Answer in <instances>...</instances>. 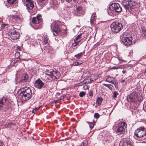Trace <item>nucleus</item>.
Wrapping results in <instances>:
<instances>
[{
    "label": "nucleus",
    "mask_w": 146,
    "mask_h": 146,
    "mask_svg": "<svg viewBox=\"0 0 146 146\" xmlns=\"http://www.w3.org/2000/svg\"><path fill=\"white\" fill-rule=\"evenodd\" d=\"M21 92L19 96V98L23 102L27 101L32 97V92L29 87H25L21 89Z\"/></svg>",
    "instance_id": "obj_1"
},
{
    "label": "nucleus",
    "mask_w": 146,
    "mask_h": 146,
    "mask_svg": "<svg viewBox=\"0 0 146 146\" xmlns=\"http://www.w3.org/2000/svg\"><path fill=\"white\" fill-rule=\"evenodd\" d=\"M45 74L48 75L53 80H55L59 78L60 76V74L58 71L56 70H46L45 71Z\"/></svg>",
    "instance_id": "obj_2"
},
{
    "label": "nucleus",
    "mask_w": 146,
    "mask_h": 146,
    "mask_svg": "<svg viewBox=\"0 0 146 146\" xmlns=\"http://www.w3.org/2000/svg\"><path fill=\"white\" fill-rule=\"evenodd\" d=\"M135 135L138 138H145L146 137V129L143 127H141L137 129L135 132Z\"/></svg>",
    "instance_id": "obj_3"
},
{
    "label": "nucleus",
    "mask_w": 146,
    "mask_h": 146,
    "mask_svg": "<svg viewBox=\"0 0 146 146\" xmlns=\"http://www.w3.org/2000/svg\"><path fill=\"white\" fill-rule=\"evenodd\" d=\"M133 1L129 0H124L123 1L122 4L126 9V11H128L131 12L134 7V5L133 4Z\"/></svg>",
    "instance_id": "obj_4"
},
{
    "label": "nucleus",
    "mask_w": 146,
    "mask_h": 146,
    "mask_svg": "<svg viewBox=\"0 0 146 146\" xmlns=\"http://www.w3.org/2000/svg\"><path fill=\"white\" fill-rule=\"evenodd\" d=\"M110 27L112 32L115 33L119 32L123 28L121 23L117 22H114L111 25Z\"/></svg>",
    "instance_id": "obj_5"
},
{
    "label": "nucleus",
    "mask_w": 146,
    "mask_h": 146,
    "mask_svg": "<svg viewBox=\"0 0 146 146\" xmlns=\"http://www.w3.org/2000/svg\"><path fill=\"white\" fill-rule=\"evenodd\" d=\"M109 8L110 11L114 10L117 13L120 12L122 10L121 7H120L119 5L117 3L112 4L110 5Z\"/></svg>",
    "instance_id": "obj_6"
},
{
    "label": "nucleus",
    "mask_w": 146,
    "mask_h": 146,
    "mask_svg": "<svg viewBox=\"0 0 146 146\" xmlns=\"http://www.w3.org/2000/svg\"><path fill=\"white\" fill-rule=\"evenodd\" d=\"M9 35L11 38L14 40L18 39L19 37V33L16 31L15 29H11L9 32Z\"/></svg>",
    "instance_id": "obj_7"
},
{
    "label": "nucleus",
    "mask_w": 146,
    "mask_h": 146,
    "mask_svg": "<svg viewBox=\"0 0 146 146\" xmlns=\"http://www.w3.org/2000/svg\"><path fill=\"white\" fill-rule=\"evenodd\" d=\"M106 81L108 82L114 84L115 86V87L116 88H118V83L117 82L116 80L114 78L111 77L110 76H109L106 79Z\"/></svg>",
    "instance_id": "obj_8"
},
{
    "label": "nucleus",
    "mask_w": 146,
    "mask_h": 146,
    "mask_svg": "<svg viewBox=\"0 0 146 146\" xmlns=\"http://www.w3.org/2000/svg\"><path fill=\"white\" fill-rule=\"evenodd\" d=\"M137 94L135 92H133L131 94H130L127 97L128 100L132 102H135L137 100Z\"/></svg>",
    "instance_id": "obj_9"
},
{
    "label": "nucleus",
    "mask_w": 146,
    "mask_h": 146,
    "mask_svg": "<svg viewBox=\"0 0 146 146\" xmlns=\"http://www.w3.org/2000/svg\"><path fill=\"white\" fill-rule=\"evenodd\" d=\"M132 38L131 37H123L122 38V41L125 46H129L132 43Z\"/></svg>",
    "instance_id": "obj_10"
},
{
    "label": "nucleus",
    "mask_w": 146,
    "mask_h": 146,
    "mask_svg": "<svg viewBox=\"0 0 146 146\" xmlns=\"http://www.w3.org/2000/svg\"><path fill=\"white\" fill-rule=\"evenodd\" d=\"M25 5L27 9L31 10L34 7V1L31 0H26Z\"/></svg>",
    "instance_id": "obj_11"
},
{
    "label": "nucleus",
    "mask_w": 146,
    "mask_h": 146,
    "mask_svg": "<svg viewBox=\"0 0 146 146\" xmlns=\"http://www.w3.org/2000/svg\"><path fill=\"white\" fill-rule=\"evenodd\" d=\"M127 125L125 122H122L121 123V125H120L117 129V133H122L124 131V127H126Z\"/></svg>",
    "instance_id": "obj_12"
},
{
    "label": "nucleus",
    "mask_w": 146,
    "mask_h": 146,
    "mask_svg": "<svg viewBox=\"0 0 146 146\" xmlns=\"http://www.w3.org/2000/svg\"><path fill=\"white\" fill-rule=\"evenodd\" d=\"M44 85V83L40 79L36 80L35 82V86L39 89L42 88Z\"/></svg>",
    "instance_id": "obj_13"
},
{
    "label": "nucleus",
    "mask_w": 146,
    "mask_h": 146,
    "mask_svg": "<svg viewBox=\"0 0 146 146\" xmlns=\"http://www.w3.org/2000/svg\"><path fill=\"white\" fill-rule=\"evenodd\" d=\"M29 81V77L28 75L25 74L22 75L21 80L19 81V83L22 84Z\"/></svg>",
    "instance_id": "obj_14"
},
{
    "label": "nucleus",
    "mask_w": 146,
    "mask_h": 146,
    "mask_svg": "<svg viewBox=\"0 0 146 146\" xmlns=\"http://www.w3.org/2000/svg\"><path fill=\"white\" fill-rule=\"evenodd\" d=\"M41 17L40 15L34 17L32 20V23L34 24H38L41 22Z\"/></svg>",
    "instance_id": "obj_15"
},
{
    "label": "nucleus",
    "mask_w": 146,
    "mask_h": 146,
    "mask_svg": "<svg viewBox=\"0 0 146 146\" xmlns=\"http://www.w3.org/2000/svg\"><path fill=\"white\" fill-rule=\"evenodd\" d=\"M53 31L56 34H58L61 32V29L59 27V25L58 23H54V24Z\"/></svg>",
    "instance_id": "obj_16"
},
{
    "label": "nucleus",
    "mask_w": 146,
    "mask_h": 146,
    "mask_svg": "<svg viewBox=\"0 0 146 146\" xmlns=\"http://www.w3.org/2000/svg\"><path fill=\"white\" fill-rule=\"evenodd\" d=\"M11 17L12 19L14 20L15 22L19 23L21 22V18L18 15H12Z\"/></svg>",
    "instance_id": "obj_17"
},
{
    "label": "nucleus",
    "mask_w": 146,
    "mask_h": 146,
    "mask_svg": "<svg viewBox=\"0 0 146 146\" xmlns=\"http://www.w3.org/2000/svg\"><path fill=\"white\" fill-rule=\"evenodd\" d=\"M75 11L78 14H81L83 12L82 7L80 5H78L76 7Z\"/></svg>",
    "instance_id": "obj_18"
},
{
    "label": "nucleus",
    "mask_w": 146,
    "mask_h": 146,
    "mask_svg": "<svg viewBox=\"0 0 146 146\" xmlns=\"http://www.w3.org/2000/svg\"><path fill=\"white\" fill-rule=\"evenodd\" d=\"M122 145L123 146H131L130 141L129 140H124Z\"/></svg>",
    "instance_id": "obj_19"
},
{
    "label": "nucleus",
    "mask_w": 146,
    "mask_h": 146,
    "mask_svg": "<svg viewBox=\"0 0 146 146\" xmlns=\"http://www.w3.org/2000/svg\"><path fill=\"white\" fill-rule=\"evenodd\" d=\"M103 101V99L101 97H98L97 99L96 103L98 105L100 106L101 105Z\"/></svg>",
    "instance_id": "obj_20"
},
{
    "label": "nucleus",
    "mask_w": 146,
    "mask_h": 146,
    "mask_svg": "<svg viewBox=\"0 0 146 146\" xmlns=\"http://www.w3.org/2000/svg\"><path fill=\"white\" fill-rule=\"evenodd\" d=\"M82 61H79V62L75 61L73 62L72 65L74 66H78L82 64Z\"/></svg>",
    "instance_id": "obj_21"
},
{
    "label": "nucleus",
    "mask_w": 146,
    "mask_h": 146,
    "mask_svg": "<svg viewBox=\"0 0 146 146\" xmlns=\"http://www.w3.org/2000/svg\"><path fill=\"white\" fill-rule=\"evenodd\" d=\"M83 52H81L79 53H78L77 54L74 55V57L76 58L77 59H79L82 56L83 54Z\"/></svg>",
    "instance_id": "obj_22"
},
{
    "label": "nucleus",
    "mask_w": 146,
    "mask_h": 146,
    "mask_svg": "<svg viewBox=\"0 0 146 146\" xmlns=\"http://www.w3.org/2000/svg\"><path fill=\"white\" fill-rule=\"evenodd\" d=\"M20 55L19 52H16L15 54V57L16 59L18 58L20 59Z\"/></svg>",
    "instance_id": "obj_23"
},
{
    "label": "nucleus",
    "mask_w": 146,
    "mask_h": 146,
    "mask_svg": "<svg viewBox=\"0 0 146 146\" xmlns=\"http://www.w3.org/2000/svg\"><path fill=\"white\" fill-rule=\"evenodd\" d=\"M82 33H80V34L78 35L74 39V41H76L80 39V37L82 35Z\"/></svg>",
    "instance_id": "obj_24"
},
{
    "label": "nucleus",
    "mask_w": 146,
    "mask_h": 146,
    "mask_svg": "<svg viewBox=\"0 0 146 146\" xmlns=\"http://www.w3.org/2000/svg\"><path fill=\"white\" fill-rule=\"evenodd\" d=\"M43 46L44 49H46L47 48H48L49 46V44L48 43H43Z\"/></svg>",
    "instance_id": "obj_25"
},
{
    "label": "nucleus",
    "mask_w": 146,
    "mask_h": 146,
    "mask_svg": "<svg viewBox=\"0 0 146 146\" xmlns=\"http://www.w3.org/2000/svg\"><path fill=\"white\" fill-rule=\"evenodd\" d=\"M87 123H88L89 126L91 129L94 126V124L92 122H88Z\"/></svg>",
    "instance_id": "obj_26"
},
{
    "label": "nucleus",
    "mask_w": 146,
    "mask_h": 146,
    "mask_svg": "<svg viewBox=\"0 0 146 146\" xmlns=\"http://www.w3.org/2000/svg\"><path fill=\"white\" fill-rule=\"evenodd\" d=\"M119 95V93L116 91H115L113 93V98H117V95Z\"/></svg>",
    "instance_id": "obj_27"
},
{
    "label": "nucleus",
    "mask_w": 146,
    "mask_h": 146,
    "mask_svg": "<svg viewBox=\"0 0 146 146\" xmlns=\"http://www.w3.org/2000/svg\"><path fill=\"white\" fill-rule=\"evenodd\" d=\"M43 43H48V38L46 36L44 37Z\"/></svg>",
    "instance_id": "obj_28"
},
{
    "label": "nucleus",
    "mask_w": 146,
    "mask_h": 146,
    "mask_svg": "<svg viewBox=\"0 0 146 146\" xmlns=\"http://www.w3.org/2000/svg\"><path fill=\"white\" fill-rule=\"evenodd\" d=\"M108 88L111 90H113L114 88V87L113 86L111 85V84H108Z\"/></svg>",
    "instance_id": "obj_29"
},
{
    "label": "nucleus",
    "mask_w": 146,
    "mask_h": 146,
    "mask_svg": "<svg viewBox=\"0 0 146 146\" xmlns=\"http://www.w3.org/2000/svg\"><path fill=\"white\" fill-rule=\"evenodd\" d=\"M16 0H7V2L9 3L14 4Z\"/></svg>",
    "instance_id": "obj_30"
},
{
    "label": "nucleus",
    "mask_w": 146,
    "mask_h": 146,
    "mask_svg": "<svg viewBox=\"0 0 146 146\" xmlns=\"http://www.w3.org/2000/svg\"><path fill=\"white\" fill-rule=\"evenodd\" d=\"M100 116V115L98 113H95L94 114V117L96 119L98 118Z\"/></svg>",
    "instance_id": "obj_31"
},
{
    "label": "nucleus",
    "mask_w": 146,
    "mask_h": 146,
    "mask_svg": "<svg viewBox=\"0 0 146 146\" xmlns=\"http://www.w3.org/2000/svg\"><path fill=\"white\" fill-rule=\"evenodd\" d=\"M85 94V93L84 92H80L79 94V96L80 97H82Z\"/></svg>",
    "instance_id": "obj_32"
},
{
    "label": "nucleus",
    "mask_w": 146,
    "mask_h": 146,
    "mask_svg": "<svg viewBox=\"0 0 146 146\" xmlns=\"http://www.w3.org/2000/svg\"><path fill=\"white\" fill-rule=\"evenodd\" d=\"M118 69H124L125 67L123 65H118Z\"/></svg>",
    "instance_id": "obj_33"
},
{
    "label": "nucleus",
    "mask_w": 146,
    "mask_h": 146,
    "mask_svg": "<svg viewBox=\"0 0 146 146\" xmlns=\"http://www.w3.org/2000/svg\"><path fill=\"white\" fill-rule=\"evenodd\" d=\"M0 100L2 101H3V104H4L6 102V98L5 97H3L2 98V100Z\"/></svg>",
    "instance_id": "obj_34"
},
{
    "label": "nucleus",
    "mask_w": 146,
    "mask_h": 146,
    "mask_svg": "<svg viewBox=\"0 0 146 146\" xmlns=\"http://www.w3.org/2000/svg\"><path fill=\"white\" fill-rule=\"evenodd\" d=\"M41 106H40L38 108H35L34 109L33 111V113H34L36 111L38 110L40 108Z\"/></svg>",
    "instance_id": "obj_35"
},
{
    "label": "nucleus",
    "mask_w": 146,
    "mask_h": 146,
    "mask_svg": "<svg viewBox=\"0 0 146 146\" xmlns=\"http://www.w3.org/2000/svg\"><path fill=\"white\" fill-rule=\"evenodd\" d=\"M118 59L119 60V61L120 63H121L123 62H126V61H125L124 60H123V59H121L120 58H119V57H118Z\"/></svg>",
    "instance_id": "obj_36"
},
{
    "label": "nucleus",
    "mask_w": 146,
    "mask_h": 146,
    "mask_svg": "<svg viewBox=\"0 0 146 146\" xmlns=\"http://www.w3.org/2000/svg\"><path fill=\"white\" fill-rule=\"evenodd\" d=\"M118 59L119 60V61L120 63H121L123 62H126V61H125L124 60H123V59H121L120 58H119V57H118Z\"/></svg>",
    "instance_id": "obj_37"
},
{
    "label": "nucleus",
    "mask_w": 146,
    "mask_h": 146,
    "mask_svg": "<svg viewBox=\"0 0 146 146\" xmlns=\"http://www.w3.org/2000/svg\"><path fill=\"white\" fill-rule=\"evenodd\" d=\"M20 59H15L14 60L13 64H15L17 62L19 61V60Z\"/></svg>",
    "instance_id": "obj_38"
},
{
    "label": "nucleus",
    "mask_w": 146,
    "mask_h": 146,
    "mask_svg": "<svg viewBox=\"0 0 146 146\" xmlns=\"http://www.w3.org/2000/svg\"><path fill=\"white\" fill-rule=\"evenodd\" d=\"M87 144V143H85L84 142H82L81 144L80 145V146H86Z\"/></svg>",
    "instance_id": "obj_39"
},
{
    "label": "nucleus",
    "mask_w": 146,
    "mask_h": 146,
    "mask_svg": "<svg viewBox=\"0 0 146 146\" xmlns=\"http://www.w3.org/2000/svg\"><path fill=\"white\" fill-rule=\"evenodd\" d=\"M99 45H100V43L99 42H98L94 45V48H95L96 46H98Z\"/></svg>",
    "instance_id": "obj_40"
},
{
    "label": "nucleus",
    "mask_w": 146,
    "mask_h": 146,
    "mask_svg": "<svg viewBox=\"0 0 146 146\" xmlns=\"http://www.w3.org/2000/svg\"><path fill=\"white\" fill-rule=\"evenodd\" d=\"M112 69H118V66H114L112 68Z\"/></svg>",
    "instance_id": "obj_41"
},
{
    "label": "nucleus",
    "mask_w": 146,
    "mask_h": 146,
    "mask_svg": "<svg viewBox=\"0 0 146 146\" xmlns=\"http://www.w3.org/2000/svg\"><path fill=\"white\" fill-rule=\"evenodd\" d=\"M6 24H2L1 26V29H4V28H5V26H6Z\"/></svg>",
    "instance_id": "obj_42"
},
{
    "label": "nucleus",
    "mask_w": 146,
    "mask_h": 146,
    "mask_svg": "<svg viewBox=\"0 0 146 146\" xmlns=\"http://www.w3.org/2000/svg\"><path fill=\"white\" fill-rule=\"evenodd\" d=\"M77 45L76 43L75 42V41H74V42L72 44V45L73 46H76Z\"/></svg>",
    "instance_id": "obj_43"
},
{
    "label": "nucleus",
    "mask_w": 146,
    "mask_h": 146,
    "mask_svg": "<svg viewBox=\"0 0 146 146\" xmlns=\"http://www.w3.org/2000/svg\"><path fill=\"white\" fill-rule=\"evenodd\" d=\"M80 41V40H79L77 41H75V42L76 43V44L77 45H78Z\"/></svg>",
    "instance_id": "obj_44"
},
{
    "label": "nucleus",
    "mask_w": 146,
    "mask_h": 146,
    "mask_svg": "<svg viewBox=\"0 0 146 146\" xmlns=\"http://www.w3.org/2000/svg\"><path fill=\"white\" fill-rule=\"evenodd\" d=\"M143 109L145 111H146V104H145L144 107H143Z\"/></svg>",
    "instance_id": "obj_45"
},
{
    "label": "nucleus",
    "mask_w": 146,
    "mask_h": 146,
    "mask_svg": "<svg viewBox=\"0 0 146 146\" xmlns=\"http://www.w3.org/2000/svg\"><path fill=\"white\" fill-rule=\"evenodd\" d=\"M102 84L103 86H104L107 87L108 86V84Z\"/></svg>",
    "instance_id": "obj_46"
},
{
    "label": "nucleus",
    "mask_w": 146,
    "mask_h": 146,
    "mask_svg": "<svg viewBox=\"0 0 146 146\" xmlns=\"http://www.w3.org/2000/svg\"><path fill=\"white\" fill-rule=\"evenodd\" d=\"M0 146H3V142L0 141Z\"/></svg>",
    "instance_id": "obj_47"
},
{
    "label": "nucleus",
    "mask_w": 146,
    "mask_h": 146,
    "mask_svg": "<svg viewBox=\"0 0 146 146\" xmlns=\"http://www.w3.org/2000/svg\"><path fill=\"white\" fill-rule=\"evenodd\" d=\"M45 0H38V1L40 2H43Z\"/></svg>",
    "instance_id": "obj_48"
},
{
    "label": "nucleus",
    "mask_w": 146,
    "mask_h": 146,
    "mask_svg": "<svg viewBox=\"0 0 146 146\" xmlns=\"http://www.w3.org/2000/svg\"><path fill=\"white\" fill-rule=\"evenodd\" d=\"M126 71L125 70H123L122 71V72L123 74H124L125 73Z\"/></svg>",
    "instance_id": "obj_49"
},
{
    "label": "nucleus",
    "mask_w": 146,
    "mask_h": 146,
    "mask_svg": "<svg viewBox=\"0 0 146 146\" xmlns=\"http://www.w3.org/2000/svg\"><path fill=\"white\" fill-rule=\"evenodd\" d=\"M111 13V12H110V13ZM109 14L110 15H112V14L111 13L110 14V12L109 10Z\"/></svg>",
    "instance_id": "obj_50"
},
{
    "label": "nucleus",
    "mask_w": 146,
    "mask_h": 146,
    "mask_svg": "<svg viewBox=\"0 0 146 146\" xmlns=\"http://www.w3.org/2000/svg\"><path fill=\"white\" fill-rule=\"evenodd\" d=\"M89 96H93V94H92L91 93L89 94Z\"/></svg>",
    "instance_id": "obj_51"
},
{
    "label": "nucleus",
    "mask_w": 146,
    "mask_h": 146,
    "mask_svg": "<svg viewBox=\"0 0 146 146\" xmlns=\"http://www.w3.org/2000/svg\"><path fill=\"white\" fill-rule=\"evenodd\" d=\"M57 103V100L55 101V103Z\"/></svg>",
    "instance_id": "obj_52"
},
{
    "label": "nucleus",
    "mask_w": 146,
    "mask_h": 146,
    "mask_svg": "<svg viewBox=\"0 0 146 146\" xmlns=\"http://www.w3.org/2000/svg\"><path fill=\"white\" fill-rule=\"evenodd\" d=\"M95 13H93L92 14V16H93V15H95Z\"/></svg>",
    "instance_id": "obj_53"
},
{
    "label": "nucleus",
    "mask_w": 146,
    "mask_h": 146,
    "mask_svg": "<svg viewBox=\"0 0 146 146\" xmlns=\"http://www.w3.org/2000/svg\"><path fill=\"white\" fill-rule=\"evenodd\" d=\"M145 73H146V69H145Z\"/></svg>",
    "instance_id": "obj_54"
}]
</instances>
